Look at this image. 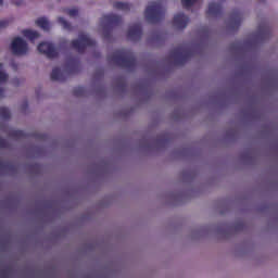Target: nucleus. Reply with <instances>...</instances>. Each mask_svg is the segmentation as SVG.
Instances as JSON below:
<instances>
[{"instance_id":"nucleus-1","label":"nucleus","mask_w":278,"mask_h":278,"mask_svg":"<svg viewBox=\"0 0 278 278\" xmlns=\"http://www.w3.org/2000/svg\"><path fill=\"white\" fill-rule=\"evenodd\" d=\"M11 51L14 55H25L29 51L27 41L21 37H15L11 42Z\"/></svg>"},{"instance_id":"nucleus-2","label":"nucleus","mask_w":278,"mask_h":278,"mask_svg":"<svg viewBox=\"0 0 278 278\" xmlns=\"http://www.w3.org/2000/svg\"><path fill=\"white\" fill-rule=\"evenodd\" d=\"M160 14H162V2H151L144 12L146 18L151 23H153Z\"/></svg>"},{"instance_id":"nucleus-3","label":"nucleus","mask_w":278,"mask_h":278,"mask_svg":"<svg viewBox=\"0 0 278 278\" xmlns=\"http://www.w3.org/2000/svg\"><path fill=\"white\" fill-rule=\"evenodd\" d=\"M38 51L39 53H43V55H47L48 58H55L58 55V49H55L49 42L39 43Z\"/></svg>"},{"instance_id":"nucleus-4","label":"nucleus","mask_w":278,"mask_h":278,"mask_svg":"<svg viewBox=\"0 0 278 278\" xmlns=\"http://www.w3.org/2000/svg\"><path fill=\"white\" fill-rule=\"evenodd\" d=\"M88 45H92V40H90V37H88V35H81L79 37V40L72 42V47L74 49H77V51H81V49L88 47Z\"/></svg>"},{"instance_id":"nucleus-5","label":"nucleus","mask_w":278,"mask_h":278,"mask_svg":"<svg viewBox=\"0 0 278 278\" xmlns=\"http://www.w3.org/2000/svg\"><path fill=\"white\" fill-rule=\"evenodd\" d=\"M174 25L175 27H178V29H181L188 25V18L184 14L175 15Z\"/></svg>"},{"instance_id":"nucleus-6","label":"nucleus","mask_w":278,"mask_h":278,"mask_svg":"<svg viewBox=\"0 0 278 278\" xmlns=\"http://www.w3.org/2000/svg\"><path fill=\"white\" fill-rule=\"evenodd\" d=\"M37 27L43 29V31H49L51 29V22L47 17H39L35 21Z\"/></svg>"},{"instance_id":"nucleus-7","label":"nucleus","mask_w":278,"mask_h":278,"mask_svg":"<svg viewBox=\"0 0 278 278\" xmlns=\"http://www.w3.org/2000/svg\"><path fill=\"white\" fill-rule=\"evenodd\" d=\"M23 36L25 38H28V40H31V42H34V40H38L40 38V34L38 31L31 30V29L24 30Z\"/></svg>"},{"instance_id":"nucleus-8","label":"nucleus","mask_w":278,"mask_h":278,"mask_svg":"<svg viewBox=\"0 0 278 278\" xmlns=\"http://www.w3.org/2000/svg\"><path fill=\"white\" fill-rule=\"evenodd\" d=\"M52 79L56 81H62L64 79V72L61 68H54L51 74Z\"/></svg>"},{"instance_id":"nucleus-9","label":"nucleus","mask_w":278,"mask_h":278,"mask_svg":"<svg viewBox=\"0 0 278 278\" xmlns=\"http://www.w3.org/2000/svg\"><path fill=\"white\" fill-rule=\"evenodd\" d=\"M8 81V74L3 71V64L0 63V84Z\"/></svg>"},{"instance_id":"nucleus-10","label":"nucleus","mask_w":278,"mask_h":278,"mask_svg":"<svg viewBox=\"0 0 278 278\" xmlns=\"http://www.w3.org/2000/svg\"><path fill=\"white\" fill-rule=\"evenodd\" d=\"M220 10V5H218L217 3H211L208 5V14H216V12H218Z\"/></svg>"},{"instance_id":"nucleus-11","label":"nucleus","mask_w":278,"mask_h":278,"mask_svg":"<svg viewBox=\"0 0 278 278\" xmlns=\"http://www.w3.org/2000/svg\"><path fill=\"white\" fill-rule=\"evenodd\" d=\"M58 23L61 27H63L64 29H71V25L68 24V22H66V20H64L63 17H59L58 18Z\"/></svg>"},{"instance_id":"nucleus-12","label":"nucleus","mask_w":278,"mask_h":278,"mask_svg":"<svg viewBox=\"0 0 278 278\" xmlns=\"http://www.w3.org/2000/svg\"><path fill=\"white\" fill-rule=\"evenodd\" d=\"M10 23H12V21H10V18L1 20L0 21V30L5 29V27H8L10 25Z\"/></svg>"},{"instance_id":"nucleus-13","label":"nucleus","mask_w":278,"mask_h":278,"mask_svg":"<svg viewBox=\"0 0 278 278\" xmlns=\"http://www.w3.org/2000/svg\"><path fill=\"white\" fill-rule=\"evenodd\" d=\"M115 8H117L118 10H129V4L123 3V2H117V3H115Z\"/></svg>"},{"instance_id":"nucleus-14","label":"nucleus","mask_w":278,"mask_h":278,"mask_svg":"<svg viewBox=\"0 0 278 278\" xmlns=\"http://www.w3.org/2000/svg\"><path fill=\"white\" fill-rule=\"evenodd\" d=\"M63 12H65V14H68V16H75L76 14H78L79 11H77V9L73 8L70 10H63Z\"/></svg>"},{"instance_id":"nucleus-15","label":"nucleus","mask_w":278,"mask_h":278,"mask_svg":"<svg viewBox=\"0 0 278 278\" xmlns=\"http://www.w3.org/2000/svg\"><path fill=\"white\" fill-rule=\"evenodd\" d=\"M181 2L185 8H190V5L197 3V0H181Z\"/></svg>"},{"instance_id":"nucleus-16","label":"nucleus","mask_w":278,"mask_h":278,"mask_svg":"<svg viewBox=\"0 0 278 278\" xmlns=\"http://www.w3.org/2000/svg\"><path fill=\"white\" fill-rule=\"evenodd\" d=\"M138 34H140V29H138V28H132V29L129 30L128 36H129L130 38H134V36H138Z\"/></svg>"},{"instance_id":"nucleus-17","label":"nucleus","mask_w":278,"mask_h":278,"mask_svg":"<svg viewBox=\"0 0 278 278\" xmlns=\"http://www.w3.org/2000/svg\"><path fill=\"white\" fill-rule=\"evenodd\" d=\"M9 277V270L8 269H1L0 270V278H8Z\"/></svg>"},{"instance_id":"nucleus-18","label":"nucleus","mask_w":278,"mask_h":278,"mask_svg":"<svg viewBox=\"0 0 278 278\" xmlns=\"http://www.w3.org/2000/svg\"><path fill=\"white\" fill-rule=\"evenodd\" d=\"M1 115H2L4 118H8V116H10V112L8 111V109H2V110H1Z\"/></svg>"},{"instance_id":"nucleus-19","label":"nucleus","mask_w":278,"mask_h":278,"mask_svg":"<svg viewBox=\"0 0 278 278\" xmlns=\"http://www.w3.org/2000/svg\"><path fill=\"white\" fill-rule=\"evenodd\" d=\"M11 3H14V5H21L23 3V0H10Z\"/></svg>"},{"instance_id":"nucleus-20","label":"nucleus","mask_w":278,"mask_h":278,"mask_svg":"<svg viewBox=\"0 0 278 278\" xmlns=\"http://www.w3.org/2000/svg\"><path fill=\"white\" fill-rule=\"evenodd\" d=\"M106 21H109V23H114V17L108 15V16H106Z\"/></svg>"},{"instance_id":"nucleus-21","label":"nucleus","mask_w":278,"mask_h":278,"mask_svg":"<svg viewBox=\"0 0 278 278\" xmlns=\"http://www.w3.org/2000/svg\"><path fill=\"white\" fill-rule=\"evenodd\" d=\"M0 97H3V90L0 89Z\"/></svg>"},{"instance_id":"nucleus-22","label":"nucleus","mask_w":278,"mask_h":278,"mask_svg":"<svg viewBox=\"0 0 278 278\" xmlns=\"http://www.w3.org/2000/svg\"><path fill=\"white\" fill-rule=\"evenodd\" d=\"M0 5H3V0H0Z\"/></svg>"}]
</instances>
